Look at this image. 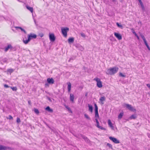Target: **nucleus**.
Here are the masks:
<instances>
[{"label": "nucleus", "instance_id": "43", "mask_svg": "<svg viewBox=\"0 0 150 150\" xmlns=\"http://www.w3.org/2000/svg\"><path fill=\"white\" fill-rule=\"evenodd\" d=\"M131 30H132V33H133L134 34L136 33H135V32L134 31V30L133 29H131Z\"/></svg>", "mask_w": 150, "mask_h": 150}, {"label": "nucleus", "instance_id": "27", "mask_svg": "<svg viewBox=\"0 0 150 150\" xmlns=\"http://www.w3.org/2000/svg\"><path fill=\"white\" fill-rule=\"evenodd\" d=\"M12 47L11 45H8V46L6 47L5 49V51L6 52L9 49Z\"/></svg>", "mask_w": 150, "mask_h": 150}, {"label": "nucleus", "instance_id": "1", "mask_svg": "<svg viewBox=\"0 0 150 150\" xmlns=\"http://www.w3.org/2000/svg\"><path fill=\"white\" fill-rule=\"evenodd\" d=\"M118 70V68L114 67L108 69L107 70L106 73L108 74L113 75L116 73Z\"/></svg>", "mask_w": 150, "mask_h": 150}, {"label": "nucleus", "instance_id": "2", "mask_svg": "<svg viewBox=\"0 0 150 150\" xmlns=\"http://www.w3.org/2000/svg\"><path fill=\"white\" fill-rule=\"evenodd\" d=\"M37 36L35 34L30 33V34H29L28 36V40H25L24 39L23 40V43L25 44H28L29 42L31 39L32 38H36Z\"/></svg>", "mask_w": 150, "mask_h": 150}, {"label": "nucleus", "instance_id": "34", "mask_svg": "<svg viewBox=\"0 0 150 150\" xmlns=\"http://www.w3.org/2000/svg\"><path fill=\"white\" fill-rule=\"evenodd\" d=\"M66 108L69 111H70L71 112V109H70V108L69 107H68V106H66Z\"/></svg>", "mask_w": 150, "mask_h": 150}, {"label": "nucleus", "instance_id": "18", "mask_svg": "<svg viewBox=\"0 0 150 150\" xmlns=\"http://www.w3.org/2000/svg\"><path fill=\"white\" fill-rule=\"evenodd\" d=\"M45 110L50 112L52 113L53 112V110L52 109L50 108L49 106H47V107L45 108Z\"/></svg>", "mask_w": 150, "mask_h": 150}, {"label": "nucleus", "instance_id": "37", "mask_svg": "<svg viewBox=\"0 0 150 150\" xmlns=\"http://www.w3.org/2000/svg\"><path fill=\"white\" fill-rule=\"evenodd\" d=\"M107 145L108 146H109L110 148H112V145H111V144H109V143H108L107 144Z\"/></svg>", "mask_w": 150, "mask_h": 150}, {"label": "nucleus", "instance_id": "30", "mask_svg": "<svg viewBox=\"0 0 150 150\" xmlns=\"http://www.w3.org/2000/svg\"><path fill=\"white\" fill-rule=\"evenodd\" d=\"M84 116L86 118V119L88 120H90V118L88 116V115L85 114L84 115Z\"/></svg>", "mask_w": 150, "mask_h": 150}, {"label": "nucleus", "instance_id": "28", "mask_svg": "<svg viewBox=\"0 0 150 150\" xmlns=\"http://www.w3.org/2000/svg\"><path fill=\"white\" fill-rule=\"evenodd\" d=\"M116 25H117V26L119 28L122 29L123 27L122 25L121 24H120L118 23H116Z\"/></svg>", "mask_w": 150, "mask_h": 150}, {"label": "nucleus", "instance_id": "15", "mask_svg": "<svg viewBox=\"0 0 150 150\" xmlns=\"http://www.w3.org/2000/svg\"><path fill=\"white\" fill-rule=\"evenodd\" d=\"M74 97L73 94L72 93L70 94V99L72 102H74Z\"/></svg>", "mask_w": 150, "mask_h": 150}, {"label": "nucleus", "instance_id": "48", "mask_svg": "<svg viewBox=\"0 0 150 150\" xmlns=\"http://www.w3.org/2000/svg\"><path fill=\"white\" fill-rule=\"evenodd\" d=\"M134 35H135V36L137 37V36H138L137 35V34L136 33L134 34Z\"/></svg>", "mask_w": 150, "mask_h": 150}, {"label": "nucleus", "instance_id": "49", "mask_svg": "<svg viewBox=\"0 0 150 150\" xmlns=\"http://www.w3.org/2000/svg\"><path fill=\"white\" fill-rule=\"evenodd\" d=\"M43 36V34H41V35L40 36L41 37H42Z\"/></svg>", "mask_w": 150, "mask_h": 150}, {"label": "nucleus", "instance_id": "14", "mask_svg": "<svg viewBox=\"0 0 150 150\" xmlns=\"http://www.w3.org/2000/svg\"><path fill=\"white\" fill-rule=\"evenodd\" d=\"M141 6V8L142 10L143 11H144L145 10V7L143 5V4L141 0H138Z\"/></svg>", "mask_w": 150, "mask_h": 150}, {"label": "nucleus", "instance_id": "22", "mask_svg": "<svg viewBox=\"0 0 150 150\" xmlns=\"http://www.w3.org/2000/svg\"><path fill=\"white\" fill-rule=\"evenodd\" d=\"M7 148V147L5 146L0 145V150H6Z\"/></svg>", "mask_w": 150, "mask_h": 150}, {"label": "nucleus", "instance_id": "41", "mask_svg": "<svg viewBox=\"0 0 150 150\" xmlns=\"http://www.w3.org/2000/svg\"><path fill=\"white\" fill-rule=\"evenodd\" d=\"M4 87H5V88H7L9 87V86L8 85H7L6 84H5L4 85Z\"/></svg>", "mask_w": 150, "mask_h": 150}, {"label": "nucleus", "instance_id": "35", "mask_svg": "<svg viewBox=\"0 0 150 150\" xmlns=\"http://www.w3.org/2000/svg\"><path fill=\"white\" fill-rule=\"evenodd\" d=\"M7 71L8 72H9L10 73H11L13 71V69H9Z\"/></svg>", "mask_w": 150, "mask_h": 150}, {"label": "nucleus", "instance_id": "39", "mask_svg": "<svg viewBox=\"0 0 150 150\" xmlns=\"http://www.w3.org/2000/svg\"><path fill=\"white\" fill-rule=\"evenodd\" d=\"M21 121H20V118H17V122H20Z\"/></svg>", "mask_w": 150, "mask_h": 150}, {"label": "nucleus", "instance_id": "13", "mask_svg": "<svg viewBox=\"0 0 150 150\" xmlns=\"http://www.w3.org/2000/svg\"><path fill=\"white\" fill-rule=\"evenodd\" d=\"M47 81L48 83L51 84H53L54 83V80L52 78H48L47 79Z\"/></svg>", "mask_w": 150, "mask_h": 150}, {"label": "nucleus", "instance_id": "12", "mask_svg": "<svg viewBox=\"0 0 150 150\" xmlns=\"http://www.w3.org/2000/svg\"><path fill=\"white\" fill-rule=\"evenodd\" d=\"M114 34L115 36L118 39V40H120L122 39V37L120 34L115 32L114 33Z\"/></svg>", "mask_w": 150, "mask_h": 150}, {"label": "nucleus", "instance_id": "17", "mask_svg": "<svg viewBox=\"0 0 150 150\" xmlns=\"http://www.w3.org/2000/svg\"><path fill=\"white\" fill-rule=\"evenodd\" d=\"M68 42L70 44L72 43L74 41V38H69L68 40Z\"/></svg>", "mask_w": 150, "mask_h": 150}, {"label": "nucleus", "instance_id": "19", "mask_svg": "<svg viewBox=\"0 0 150 150\" xmlns=\"http://www.w3.org/2000/svg\"><path fill=\"white\" fill-rule=\"evenodd\" d=\"M76 47L78 48L81 51H83L84 49L83 47L80 45H76Z\"/></svg>", "mask_w": 150, "mask_h": 150}, {"label": "nucleus", "instance_id": "51", "mask_svg": "<svg viewBox=\"0 0 150 150\" xmlns=\"http://www.w3.org/2000/svg\"><path fill=\"white\" fill-rule=\"evenodd\" d=\"M137 37L138 40H139V38L138 36H137Z\"/></svg>", "mask_w": 150, "mask_h": 150}, {"label": "nucleus", "instance_id": "36", "mask_svg": "<svg viewBox=\"0 0 150 150\" xmlns=\"http://www.w3.org/2000/svg\"><path fill=\"white\" fill-rule=\"evenodd\" d=\"M119 75L120 76H122V77H125V76L122 74V73H119Z\"/></svg>", "mask_w": 150, "mask_h": 150}, {"label": "nucleus", "instance_id": "38", "mask_svg": "<svg viewBox=\"0 0 150 150\" xmlns=\"http://www.w3.org/2000/svg\"><path fill=\"white\" fill-rule=\"evenodd\" d=\"M81 35L82 37L85 38L86 36L85 34L84 33H81Z\"/></svg>", "mask_w": 150, "mask_h": 150}, {"label": "nucleus", "instance_id": "25", "mask_svg": "<svg viewBox=\"0 0 150 150\" xmlns=\"http://www.w3.org/2000/svg\"><path fill=\"white\" fill-rule=\"evenodd\" d=\"M88 107L89 108V110L91 112H92L93 110V108L92 106L88 104Z\"/></svg>", "mask_w": 150, "mask_h": 150}, {"label": "nucleus", "instance_id": "7", "mask_svg": "<svg viewBox=\"0 0 150 150\" xmlns=\"http://www.w3.org/2000/svg\"><path fill=\"white\" fill-rule=\"evenodd\" d=\"M94 105L95 107V117L96 118H99V116L98 112V106L96 104H95Z\"/></svg>", "mask_w": 150, "mask_h": 150}, {"label": "nucleus", "instance_id": "47", "mask_svg": "<svg viewBox=\"0 0 150 150\" xmlns=\"http://www.w3.org/2000/svg\"><path fill=\"white\" fill-rule=\"evenodd\" d=\"M134 35H135V36L137 37V36H138L137 35V34L136 33L134 34Z\"/></svg>", "mask_w": 150, "mask_h": 150}, {"label": "nucleus", "instance_id": "29", "mask_svg": "<svg viewBox=\"0 0 150 150\" xmlns=\"http://www.w3.org/2000/svg\"><path fill=\"white\" fill-rule=\"evenodd\" d=\"M34 111L35 113L37 114H38L39 113V112L38 110L36 108H34Z\"/></svg>", "mask_w": 150, "mask_h": 150}, {"label": "nucleus", "instance_id": "5", "mask_svg": "<svg viewBox=\"0 0 150 150\" xmlns=\"http://www.w3.org/2000/svg\"><path fill=\"white\" fill-rule=\"evenodd\" d=\"M125 105L126 108L129 110L133 111L134 112H136V109L134 108L131 105L128 104H125Z\"/></svg>", "mask_w": 150, "mask_h": 150}, {"label": "nucleus", "instance_id": "26", "mask_svg": "<svg viewBox=\"0 0 150 150\" xmlns=\"http://www.w3.org/2000/svg\"><path fill=\"white\" fill-rule=\"evenodd\" d=\"M140 36H141V38H142L143 39L144 43L147 42L146 41V40L144 35H143L142 34H141Z\"/></svg>", "mask_w": 150, "mask_h": 150}, {"label": "nucleus", "instance_id": "44", "mask_svg": "<svg viewBox=\"0 0 150 150\" xmlns=\"http://www.w3.org/2000/svg\"><path fill=\"white\" fill-rule=\"evenodd\" d=\"M9 119H13V117L11 115L9 116Z\"/></svg>", "mask_w": 150, "mask_h": 150}, {"label": "nucleus", "instance_id": "45", "mask_svg": "<svg viewBox=\"0 0 150 150\" xmlns=\"http://www.w3.org/2000/svg\"><path fill=\"white\" fill-rule=\"evenodd\" d=\"M147 135L148 137L150 138V134H148Z\"/></svg>", "mask_w": 150, "mask_h": 150}, {"label": "nucleus", "instance_id": "52", "mask_svg": "<svg viewBox=\"0 0 150 150\" xmlns=\"http://www.w3.org/2000/svg\"><path fill=\"white\" fill-rule=\"evenodd\" d=\"M113 1H114L115 0H112Z\"/></svg>", "mask_w": 150, "mask_h": 150}, {"label": "nucleus", "instance_id": "24", "mask_svg": "<svg viewBox=\"0 0 150 150\" xmlns=\"http://www.w3.org/2000/svg\"><path fill=\"white\" fill-rule=\"evenodd\" d=\"M137 117L136 115H132L129 117V118L131 119H135Z\"/></svg>", "mask_w": 150, "mask_h": 150}, {"label": "nucleus", "instance_id": "54", "mask_svg": "<svg viewBox=\"0 0 150 150\" xmlns=\"http://www.w3.org/2000/svg\"><path fill=\"white\" fill-rule=\"evenodd\" d=\"M121 1H122V0H121Z\"/></svg>", "mask_w": 150, "mask_h": 150}, {"label": "nucleus", "instance_id": "8", "mask_svg": "<svg viewBox=\"0 0 150 150\" xmlns=\"http://www.w3.org/2000/svg\"><path fill=\"white\" fill-rule=\"evenodd\" d=\"M109 139L115 143L118 144L120 143V142L119 140L114 137H109Z\"/></svg>", "mask_w": 150, "mask_h": 150}, {"label": "nucleus", "instance_id": "9", "mask_svg": "<svg viewBox=\"0 0 150 150\" xmlns=\"http://www.w3.org/2000/svg\"><path fill=\"white\" fill-rule=\"evenodd\" d=\"M108 125L111 129L112 130H114V127L113 126V125L112 123L110 120L109 119L108 120Z\"/></svg>", "mask_w": 150, "mask_h": 150}, {"label": "nucleus", "instance_id": "20", "mask_svg": "<svg viewBox=\"0 0 150 150\" xmlns=\"http://www.w3.org/2000/svg\"><path fill=\"white\" fill-rule=\"evenodd\" d=\"M26 7L28 10H29L30 11L31 13H33V7H30L28 6H26Z\"/></svg>", "mask_w": 150, "mask_h": 150}, {"label": "nucleus", "instance_id": "42", "mask_svg": "<svg viewBox=\"0 0 150 150\" xmlns=\"http://www.w3.org/2000/svg\"><path fill=\"white\" fill-rule=\"evenodd\" d=\"M146 86L148 88H150V83L147 84Z\"/></svg>", "mask_w": 150, "mask_h": 150}, {"label": "nucleus", "instance_id": "3", "mask_svg": "<svg viewBox=\"0 0 150 150\" xmlns=\"http://www.w3.org/2000/svg\"><path fill=\"white\" fill-rule=\"evenodd\" d=\"M94 80L96 81L97 82V86L99 88H101L103 86L102 83V82L100 81V79L98 78H96L94 79Z\"/></svg>", "mask_w": 150, "mask_h": 150}, {"label": "nucleus", "instance_id": "46", "mask_svg": "<svg viewBox=\"0 0 150 150\" xmlns=\"http://www.w3.org/2000/svg\"><path fill=\"white\" fill-rule=\"evenodd\" d=\"M48 100H50V101H51V99H50V98H48Z\"/></svg>", "mask_w": 150, "mask_h": 150}, {"label": "nucleus", "instance_id": "4", "mask_svg": "<svg viewBox=\"0 0 150 150\" xmlns=\"http://www.w3.org/2000/svg\"><path fill=\"white\" fill-rule=\"evenodd\" d=\"M69 28L67 27L61 28L62 33L64 37H66L67 36V33L69 31Z\"/></svg>", "mask_w": 150, "mask_h": 150}, {"label": "nucleus", "instance_id": "33", "mask_svg": "<svg viewBox=\"0 0 150 150\" xmlns=\"http://www.w3.org/2000/svg\"><path fill=\"white\" fill-rule=\"evenodd\" d=\"M11 88L13 91H16L17 90V88L16 87H11Z\"/></svg>", "mask_w": 150, "mask_h": 150}, {"label": "nucleus", "instance_id": "50", "mask_svg": "<svg viewBox=\"0 0 150 150\" xmlns=\"http://www.w3.org/2000/svg\"><path fill=\"white\" fill-rule=\"evenodd\" d=\"M87 95H88V93H86V94H85V96H87Z\"/></svg>", "mask_w": 150, "mask_h": 150}, {"label": "nucleus", "instance_id": "32", "mask_svg": "<svg viewBox=\"0 0 150 150\" xmlns=\"http://www.w3.org/2000/svg\"><path fill=\"white\" fill-rule=\"evenodd\" d=\"M82 138L83 139L85 140V141H88V139L86 137H85L83 136H82Z\"/></svg>", "mask_w": 150, "mask_h": 150}, {"label": "nucleus", "instance_id": "16", "mask_svg": "<svg viewBox=\"0 0 150 150\" xmlns=\"http://www.w3.org/2000/svg\"><path fill=\"white\" fill-rule=\"evenodd\" d=\"M67 84L68 85V89L69 92H70L71 90V83L70 82H68L67 83Z\"/></svg>", "mask_w": 150, "mask_h": 150}, {"label": "nucleus", "instance_id": "11", "mask_svg": "<svg viewBox=\"0 0 150 150\" xmlns=\"http://www.w3.org/2000/svg\"><path fill=\"white\" fill-rule=\"evenodd\" d=\"M49 38L50 40L52 42H54L55 40V37L53 33L49 34Z\"/></svg>", "mask_w": 150, "mask_h": 150}, {"label": "nucleus", "instance_id": "21", "mask_svg": "<svg viewBox=\"0 0 150 150\" xmlns=\"http://www.w3.org/2000/svg\"><path fill=\"white\" fill-rule=\"evenodd\" d=\"M15 28H19L24 33L26 34V32L25 30L23 29L22 28L19 27H16Z\"/></svg>", "mask_w": 150, "mask_h": 150}, {"label": "nucleus", "instance_id": "10", "mask_svg": "<svg viewBox=\"0 0 150 150\" xmlns=\"http://www.w3.org/2000/svg\"><path fill=\"white\" fill-rule=\"evenodd\" d=\"M106 98L105 97L103 96L101 97L99 99V101L98 102L101 104L103 105L104 104V102Z\"/></svg>", "mask_w": 150, "mask_h": 150}, {"label": "nucleus", "instance_id": "40", "mask_svg": "<svg viewBox=\"0 0 150 150\" xmlns=\"http://www.w3.org/2000/svg\"><path fill=\"white\" fill-rule=\"evenodd\" d=\"M49 83H46L45 84V86L46 87H48L49 86Z\"/></svg>", "mask_w": 150, "mask_h": 150}, {"label": "nucleus", "instance_id": "31", "mask_svg": "<svg viewBox=\"0 0 150 150\" xmlns=\"http://www.w3.org/2000/svg\"><path fill=\"white\" fill-rule=\"evenodd\" d=\"M145 45H146V47H147V48L148 49L150 50V47H149V45H148L147 43V42H146V43H144Z\"/></svg>", "mask_w": 150, "mask_h": 150}, {"label": "nucleus", "instance_id": "53", "mask_svg": "<svg viewBox=\"0 0 150 150\" xmlns=\"http://www.w3.org/2000/svg\"><path fill=\"white\" fill-rule=\"evenodd\" d=\"M35 22V21L34 20Z\"/></svg>", "mask_w": 150, "mask_h": 150}, {"label": "nucleus", "instance_id": "23", "mask_svg": "<svg viewBox=\"0 0 150 150\" xmlns=\"http://www.w3.org/2000/svg\"><path fill=\"white\" fill-rule=\"evenodd\" d=\"M123 115L124 113L123 112H120L118 115V118L119 119H121L123 116Z\"/></svg>", "mask_w": 150, "mask_h": 150}, {"label": "nucleus", "instance_id": "6", "mask_svg": "<svg viewBox=\"0 0 150 150\" xmlns=\"http://www.w3.org/2000/svg\"><path fill=\"white\" fill-rule=\"evenodd\" d=\"M98 118H95V121L96 122V126L98 128H99L101 129L102 130H106L103 127H101V126H100L99 125V122L98 120Z\"/></svg>", "mask_w": 150, "mask_h": 150}]
</instances>
